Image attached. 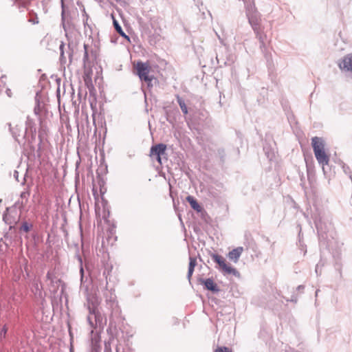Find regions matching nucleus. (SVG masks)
I'll return each instance as SVG.
<instances>
[{"label": "nucleus", "mask_w": 352, "mask_h": 352, "mask_svg": "<svg viewBox=\"0 0 352 352\" xmlns=\"http://www.w3.org/2000/svg\"><path fill=\"white\" fill-rule=\"evenodd\" d=\"M166 146L164 144H158L151 148L150 156H155L157 161L162 164L161 155L165 153Z\"/></svg>", "instance_id": "nucleus-4"}, {"label": "nucleus", "mask_w": 352, "mask_h": 352, "mask_svg": "<svg viewBox=\"0 0 352 352\" xmlns=\"http://www.w3.org/2000/svg\"><path fill=\"white\" fill-rule=\"evenodd\" d=\"M21 230L25 232H28L30 231V226H29L28 223H23L22 226L21 228Z\"/></svg>", "instance_id": "nucleus-15"}, {"label": "nucleus", "mask_w": 352, "mask_h": 352, "mask_svg": "<svg viewBox=\"0 0 352 352\" xmlns=\"http://www.w3.org/2000/svg\"><path fill=\"white\" fill-rule=\"evenodd\" d=\"M338 66L342 70L352 72V54L345 56Z\"/></svg>", "instance_id": "nucleus-5"}, {"label": "nucleus", "mask_w": 352, "mask_h": 352, "mask_svg": "<svg viewBox=\"0 0 352 352\" xmlns=\"http://www.w3.org/2000/svg\"><path fill=\"white\" fill-rule=\"evenodd\" d=\"M211 257L213 261L219 265V267L224 273L234 275H236L238 274L237 270L232 267L230 264L228 263L222 256L212 254Z\"/></svg>", "instance_id": "nucleus-3"}, {"label": "nucleus", "mask_w": 352, "mask_h": 352, "mask_svg": "<svg viewBox=\"0 0 352 352\" xmlns=\"http://www.w3.org/2000/svg\"><path fill=\"white\" fill-rule=\"evenodd\" d=\"M243 252V247H237V248L233 249L232 251H230L228 253V257L230 261H232L236 263L238 262Z\"/></svg>", "instance_id": "nucleus-6"}, {"label": "nucleus", "mask_w": 352, "mask_h": 352, "mask_svg": "<svg viewBox=\"0 0 352 352\" xmlns=\"http://www.w3.org/2000/svg\"><path fill=\"white\" fill-rule=\"evenodd\" d=\"M95 207H96L95 210H96V214H97V215H100L99 208H98V204H96V206H95Z\"/></svg>", "instance_id": "nucleus-17"}, {"label": "nucleus", "mask_w": 352, "mask_h": 352, "mask_svg": "<svg viewBox=\"0 0 352 352\" xmlns=\"http://www.w3.org/2000/svg\"><path fill=\"white\" fill-rule=\"evenodd\" d=\"M311 146L318 162L322 166L328 165L330 160V155L325 148L324 140L319 137L311 138Z\"/></svg>", "instance_id": "nucleus-1"}, {"label": "nucleus", "mask_w": 352, "mask_h": 352, "mask_svg": "<svg viewBox=\"0 0 352 352\" xmlns=\"http://www.w3.org/2000/svg\"><path fill=\"white\" fill-rule=\"evenodd\" d=\"M189 266H188V278L190 280L191 276L193 274L195 265H197V260L195 258L190 257Z\"/></svg>", "instance_id": "nucleus-9"}, {"label": "nucleus", "mask_w": 352, "mask_h": 352, "mask_svg": "<svg viewBox=\"0 0 352 352\" xmlns=\"http://www.w3.org/2000/svg\"><path fill=\"white\" fill-rule=\"evenodd\" d=\"M30 19H29V21H30V23H32V24H38V22H39V21H38V17H37L36 16H35V17H34H34H32V14H30Z\"/></svg>", "instance_id": "nucleus-14"}, {"label": "nucleus", "mask_w": 352, "mask_h": 352, "mask_svg": "<svg viewBox=\"0 0 352 352\" xmlns=\"http://www.w3.org/2000/svg\"><path fill=\"white\" fill-rule=\"evenodd\" d=\"M113 25L117 32L122 36L129 38L128 36L123 32L121 26L118 24L116 20H113Z\"/></svg>", "instance_id": "nucleus-12"}, {"label": "nucleus", "mask_w": 352, "mask_h": 352, "mask_svg": "<svg viewBox=\"0 0 352 352\" xmlns=\"http://www.w3.org/2000/svg\"><path fill=\"white\" fill-rule=\"evenodd\" d=\"M134 67L136 70V74L141 80L147 82L152 81V78L148 76L151 70V66L148 63L138 61L134 65Z\"/></svg>", "instance_id": "nucleus-2"}, {"label": "nucleus", "mask_w": 352, "mask_h": 352, "mask_svg": "<svg viewBox=\"0 0 352 352\" xmlns=\"http://www.w3.org/2000/svg\"><path fill=\"white\" fill-rule=\"evenodd\" d=\"M92 71L91 69H85L83 74V80L86 85L89 86L91 83Z\"/></svg>", "instance_id": "nucleus-10"}, {"label": "nucleus", "mask_w": 352, "mask_h": 352, "mask_svg": "<svg viewBox=\"0 0 352 352\" xmlns=\"http://www.w3.org/2000/svg\"><path fill=\"white\" fill-rule=\"evenodd\" d=\"M214 352H232L231 350L226 346L217 347Z\"/></svg>", "instance_id": "nucleus-13"}, {"label": "nucleus", "mask_w": 352, "mask_h": 352, "mask_svg": "<svg viewBox=\"0 0 352 352\" xmlns=\"http://www.w3.org/2000/svg\"><path fill=\"white\" fill-rule=\"evenodd\" d=\"M186 201L190 204L192 208H193L197 212H201V206L197 203V200L192 196H188L186 197Z\"/></svg>", "instance_id": "nucleus-8"}, {"label": "nucleus", "mask_w": 352, "mask_h": 352, "mask_svg": "<svg viewBox=\"0 0 352 352\" xmlns=\"http://www.w3.org/2000/svg\"><path fill=\"white\" fill-rule=\"evenodd\" d=\"M201 283L204 285L205 287L207 289L212 292L218 291L217 285L212 278H207L206 280H203Z\"/></svg>", "instance_id": "nucleus-7"}, {"label": "nucleus", "mask_w": 352, "mask_h": 352, "mask_svg": "<svg viewBox=\"0 0 352 352\" xmlns=\"http://www.w3.org/2000/svg\"><path fill=\"white\" fill-rule=\"evenodd\" d=\"M7 331H8V328L6 326H3L1 330L0 333H1V335L3 336V338H5L6 335L7 333Z\"/></svg>", "instance_id": "nucleus-16"}, {"label": "nucleus", "mask_w": 352, "mask_h": 352, "mask_svg": "<svg viewBox=\"0 0 352 352\" xmlns=\"http://www.w3.org/2000/svg\"><path fill=\"white\" fill-rule=\"evenodd\" d=\"M85 58L87 59L88 58V53H87V45H85Z\"/></svg>", "instance_id": "nucleus-18"}, {"label": "nucleus", "mask_w": 352, "mask_h": 352, "mask_svg": "<svg viewBox=\"0 0 352 352\" xmlns=\"http://www.w3.org/2000/svg\"><path fill=\"white\" fill-rule=\"evenodd\" d=\"M177 100L182 112L184 114L186 115L188 113V108L184 100L179 96H177Z\"/></svg>", "instance_id": "nucleus-11"}]
</instances>
